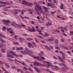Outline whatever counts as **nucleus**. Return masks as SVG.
I'll list each match as a JSON object with an SVG mask.
<instances>
[{
    "instance_id": "46",
    "label": "nucleus",
    "mask_w": 73,
    "mask_h": 73,
    "mask_svg": "<svg viewBox=\"0 0 73 73\" xmlns=\"http://www.w3.org/2000/svg\"><path fill=\"white\" fill-rule=\"evenodd\" d=\"M20 17H21V18H22V19H24V17H23L22 16V15H20Z\"/></svg>"
},
{
    "instance_id": "32",
    "label": "nucleus",
    "mask_w": 73,
    "mask_h": 73,
    "mask_svg": "<svg viewBox=\"0 0 73 73\" xmlns=\"http://www.w3.org/2000/svg\"><path fill=\"white\" fill-rule=\"evenodd\" d=\"M9 32L10 33L13 34V30H12V31H10Z\"/></svg>"
},
{
    "instance_id": "16",
    "label": "nucleus",
    "mask_w": 73,
    "mask_h": 73,
    "mask_svg": "<svg viewBox=\"0 0 73 73\" xmlns=\"http://www.w3.org/2000/svg\"><path fill=\"white\" fill-rule=\"evenodd\" d=\"M54 31L55 32H57L58 33H59V32H60V31L58 30H54Z\"/></svg>"
},
{
    "instance_id": "47",
    "label": "nucleus",
    "mask_w": 73,
    "mask_h": 73,
    "mask_svg": "<svg viewBox=\"0 0 73 73\" xmlns=\"http://www.w3.org/2000/svg\"><path fill=\"white\" fill-rule=\"evenodd\" d=\"M25 19H29V17H24Z\"/></svg>"
},
{
    "instance_id": "22",
    "label": "nucleus",
    "mask_w": 73,
    "mask_h": 73,
    "mask_svg": "<svg viewBox=\"0 0 73 73\" xmlns=\"http://www.w3.org/2000/svg\"><path fill=\"white\" fill-rule=\"evenodd\" d=\"M9 52H10V53H11V54H15V53H13V52L12 51H11V50H9Z\"/></svg>"
},
{
    "instance_id": "35",
    "label": "nucleus",
    "mask_w": 73,
    "mask_h": 73,
    "mask_svg": "<svg viewBox=\"0 0 73 73\" xmlns=\"http://www.w3.org/2000/svg\"><path fill=\"white\" fill-rule=\"evenodd\" d=\"M58 58L60 59V61H62V58H61L60 57V56H58Z\"/></svg>"
},
{
    "instance_id": "5",
    "label": "nucleus",
    "mask_w": 73,
    "mask_h": 73,
    "mask_svg": "<svg viewBox=\"0 0 73 73\" xmlns=\"http://www.w3.org/2000/svg\"><path fill=\"white\" fill-rule=\"evenodd\" d=\"M35 70H36V71L38 72V73H40V70H39L37 68H36V67H35L34 66Z\"/></svg>"
},
{
    "instance_id": "40",
    "label": "nucleus",
    "mask_w": 73,
    "mask_h": 73,
    "mask_svg": "<svg viewBox=\"0 0 73 73\" xmlns=\"http://www.w3.org/2000/svg\"><path fill=\"white\" fill-rule=\"evenodd\" d=\"M60 9H64V8H63L62 6H60Z\"/></svg>"
},
{
    "instance_id": "53",
    "label": "nucleus",
    "mask_w": 73,
    "mask_h": 73,
    "mask_svg": "<svg viewBox=\"0 0 73 73\" xmlns=\"http://www.w3.org/2000/svg\"><path fill=\"white\" fill-rule=\"evenodd\" d=\"M54 3H56V4H57V2L56 0H54Z\"/></svg>"
},
{
    "instance_id": "34",
    "label": "nucleus",
    "mask_w": 73,
    "mask_h": 73,
    "mask_svg": "<svg viewBox=\"0 0 73 73\" xmlns=\"http://www.w3.org/2000/svg\"><path fill=\"white\" fill-rule=\"evenodd\" d=\"M38 9L39 10H41V7L40 6H39L38 8Z\"/></svg>"
},
{
    "instance_id": "21",
    "label": "nucleus",
    "mask_w": 73,
    "mask_h": 73,
    "mask_svg": "<svg viewBox=\"0 0 73 73\" xmlns=\"http://www.w3.org/2000/svg\"><path fill=\"white\" fill-rule=\"evenodd\" d=\"M34 63L35 64H36V65H39V64H40L36 62H34Z\"/></svg>"
},
{
    "instance_id": "55",
    "label": "nucleus",
    "mask_w": 73,
    "mask_h": 73,
    "mask_svg": "<svg viewBox=\"0 0 73 73\" xmlns=\"http://www.w3.org/2000/svg\"><path fill=\"white\" fill-rule=\"evenodd\" d=\"M21 25V26H22V27H24V28H25V25Z\"/></svg>"
},
{
    "instance_id": "60",
    "label": "nucleus",
    "mask_w": 73,
    "mask_h": 73,
    "mask_svg": "<svg viewBox=\"0 0 73 73\" xmlns=\"http://www.w3.org/2000/svg\"><path fill=\"white\" fill-rule=\"evenodd\" d=\"M62 34L64 36H67V35H66V34L64 33H62Z\"/></svg>"
},
{
    "instance_id": "30",
    "label": "nucleus",
    "mask_w": 73,
    "mask_h": 73,
    "mask_svg": "<svg viewBox=\"0 0 73 73\" xmlns=\"http://www.w3.org/2000/svg\"><path fill=\"white\" fill-rule=\"evenodd\" d=\"M46 48H47V49H49V50H51V49H50V48H49V47H48V46H45Z\"/></svg>"
},
{
    "instance_id": "1",
    "label": "nucleus",
    "mask_w": 73,
    "mask_h": 73,
    "mask_svg": "<svg viewBox=\"0 0 73 73\" xmlns=\"http://www.w3.org/2000/svg\"><path fill=\"white\" fill-rule=\"evenodd\" d=\"M24 52L25 53H29V54H32L33 53L32 52L28 49L25 50Z\"/></svg>"
},
{
    "instance_id": "38",
    "label": "nucleus",
    "mask_w": 73,
    "mask_h": 73,
    "mask_svg": "<svg viewBox=\"0 0 73 73\" xmlns=\"http://www.w3.org/2000/svg\"><path fill=\"white\" fill-rule=\"evenodd\" d=\"M31 23L33 24H35V22H34L33 21H31Z\"/></svg>"
},
{
    "instance_id": "9",
    "label": "nucleus",
    "mask_w": 73,
    "mask_h": 73,
    "mask_svg": "<svg viewBox=\"0 0 73 73\" xmlns=\"http://www.w3.org/2000/svg\"><path fill=\"white\" fill-rule=\"evenodd\" d=\"M58 42V39H56L55 41V43L56 44H57Z\"/></svg>"
},
{
    "instance_id": "28",
    "label": "nucleus",
    "mask_w": 73,
    "mask_h": 73,
    "mask_svg": "<svg viewBox=\"0 0 73 73\" xmlns=\"http://www.w3.org/2000/svg\"><path fill=\"white\" fill-rule=\"evenodd\" d=\"M63 29H65L66 31H67V27H63Z\"/></svg>"
},
{
    "instance_id": "61",
    "label": "nucleus",
    "mask_w": 73,
    "mask_h": 73,
    "mask_svg": "<svg viewBox=\"0 0 73 73\" xmlns=\"http://www.w3.org/2000/svg\"><path fill=\"white\" fill-rule=\"evenodd\" d=\"M62 57H63V58L64 60H65V57L64 56H62Z\"/></svg>"
},
{
    "instance_id": "39",
    "label": "nucleus",
    "mask_w": 73,
    "mask_h": 73,
    "mask_svg": "<svg viewBox=\"0 0 73 73\" xmlns=\"http://www.w3.org/2000/svg\"><path fill=\"white\" fill-rule=\"evenodd\" d=\"M7 63H6V64H5L6 65V67H7V68H9V65H7Z\"/></svg>"
},
{
    "instance_id": "29",
    "label": "nucleus",
    "mask_w": 73,
    "mask_h": 73,
    "mask_svg": "<svg viewBox=\"0 0 73 73\" xmlns=\"http://www.w3.org/2000/svg\"><path fill=\"white\" fill-rule=\"evenodd\" d=\"M28 70H30L31 72H33V70L31 69L30 68H29Z\"/></svg>"
},
{
    "instance_id": "14",
    "label": "nucleus",
    "mask_w": 73,
    "mask_h": 73,
    "mask_svg": "<svg viewBox=\"0 0 73 73\" xmlns=\"http://www.w3.org/2000/svg\"><path fill=\"white\" fill-rule=\"evenodd\" d=\"M0 41H1V42H5V41H4V40H3V39L0 38Z\"/></svg>"
},
{
    "instance_id": "49",
    "label": "nucleus",
    "mask_w": 73,
    "mask_h": 73,
    "mask_svg": "<svg viewBox=\"0 0 73 73\" xmlns=\"http://www.w3.org/2000/svg\"><path fill=\"white\" fill-rule=\"evenodd\" d=\"M43 8L44 9H45V10H46V9H47V8L44 6L43 7Z\"/></svg>"
},
{
    "instance_id": "44",
    "label": "nucleus",
    "mask_w": 73,
    "mask_h": 73,
    "mask_svg": "<svg viewBox=\"0 0 73 73\" xmlns=\"http://www.w3.org/2000/svg\"><path fill=\"white\" fill-rule=\"evenodd\" d=\"M35 11H36V12H38L39 11H38V9H35Z\"/></svg>"
},
{
    "instance_id": "64",
    "label": "nucleus",
    "mask_w": 73,
    "mask_h": 73,
    "mask_svg": "<svg viewBox=\"0 0 73 73\" xmlns=\"http://www.w3.org/2000/svg\"><path fill=\"white\" fill-rule=\"evenodd\" d=\"M41 42H42V43H45V41H43L42 40H40Z\"/></svg>"
},
{
    "instance_id": "52",
    "label": "nucleus",
    "mask_w": 73,
    "mask_h": 73,
    "mask_svg": "<svg viewBox=\"0 0 73 73\" xmlns=\"http://www.w3.org/2000/svg\"><path fill=\"white\" fill-rule=\"evenodd\" d=\"M34 4H35V5H37V3L36 2V1H35L34 2Z\"/></svg>"
},
{
    "instance_id": "50",
    "label": "nucleus",
    "mask_w": 73,
    "mask_h": 73,
    "mask_svg": "<svg viewBox=\"0 0 73 73\" xmlns=\"http://www.w3.org/2000/svg\"><path fill=\"white\" fill-rule=\"evenodd\" d=\"M23 36H27V34H23Z\"/></svg>"
},
{
    "instance_id": "24",
    "label": "nucleus",
    "mask_w": 73,
    "mask_h": 73,
    "mask_svg": "<svg viewBox=\"0 0 73 73\" xmlns=\"http://www.w3.org/2000/svg\"><path fill=\"white\" fill-rule=\"evenodd\" d=\"M56 11H53V12H51V15H53V14H54V13H56Z\"/></svg>"
},
{
    "instance_id": "18",
    "label": "nucleus",
    "mask_w": 73,
    "mask_h": 73,
    "mask_svg": "<svg viewBox=\"0 0 73 73\" xmlns=\"http://www.w3.org/2000/svg\"><path fill=\"white\" fill-rule=\"evenodd\" d=\"M15 63H17V65H18V63H17V61H18V60H17L16 59H15Z\"/></svg>"
},
{
    "instance_id": "10",
    "label": "nucleus",
    "mask_w": 73,
    "mask_h": 73,
    "mask_svg": "<svg viewBox=\"0 0 73 73\" xmlns=\"http://www.w3.org/2000/svg\"><path fill=\"white\" fill-rule=\"evenodd\" d=\"M23 69L24 70H28V68L26 66H24L23 68Z\"/></svg>"
},
{
    "instance_id": "63",
    "label": "nucleus",
    "mask_w": 73,
    "mask_h": 73,
    "mask_svg": "<svg viewBox=\"0 0 73 73\" xmlns=\"http://www.w3.org/2000/svg\"><path fill=\"white\" fill-rule=\"evenodd\" d=\"M41 58H42V60H45V58L43 57H42Z\"/></svg>"
},
{
    "instance_id": "62",
    "label": "nucleus",
    "mask_w": 73,
    "mask_h": 73,
    "mask_svg": "<svg viewBox=\"0 0 73 73\" xmlns=\"http://www.w3.org/2000/svg\"><path fill=\"white\" fill-rule=\"evenodd\" d=\"M64 49H66V50H69L68 48H63Z\"/></svg>"
},
{
    "instance_id": "42",
    "label": "nucleus",
    "mask_w": 73,
    "mask_h": 73,
    "mask_svg": "<svg viewBox=\"0 0 73 73\" xmlns=\"http://www.w3.org/2000/svg\"><path fill=\"white\" fill-rule=\"evenodd\" d=\"M22 65L24 66H27V64L25 63H22Z\"/></svg>"
},
{
    "instance_id": "15",
    "label": "nucleus",
    "mask_w": 73,
    "mask_h": 73,
    "mask_svg": "<svg viewBox=\"0 0 73 73\" xmlns=\"http://www.w3.org/2000/svg\"><path fill=\"white\" fill-rule=\"evenodd\" d=\"M0 36H1V37H6V36H5L2 35V34H0Z\"/></svg>"
},
{
    "instance_id": "25",
    "label": "nucleus",
    "mask_w": 73,
    "mask_h": 73,
    "mask_svg": "<svg viewBox=\"0 0 73 73\" xmlns=\"http://www.w3.org/2000/svg\"><path fill=\"white\" fill-rule=\"evenodd\" d=\"M28 31H30V32H32V29H30V30L29 29H28Z\"/></svg>"
},
{
    "instance_id": "51",
    "label": "nucleus",
    "mask_w": 73,
    "mask_h": 73,
    "mask_svg": "<svg viewBox=\"0 0 73 73\" xmlns=\"http://www.w3.org/2000/svg\"><path fill=\"white\" fill-rule=\"evenodd\" d=\"M46 40L48 41H50V39H47Z\"/></svg>"
},
{
    "instance_id": "48",
    "label": "nucleus",
    "mask_w": 73,
    "mask_h": 73,
    "mask_svg": "<svg viewBox=\"0 0 73 73\" xmlns=\"http://www.w3.org/2000/svg\"><path fill=\"white\" fill-rule=\"evenodd\" d=\"M18 37V36L16 35L15 36L14 38L16 39V38L17 37Z\"/></svg>"
},
{
    "instance_id": "17",
    "label": "nucleus",
    "mask_w": 73,
    "mask_h": 73,
    "mask_svg": "<svg viewBox=\"0 0 73 73\" xmlns=\"http://www.w3.org/2000/svg\"><path fill=\"white\" fill-rule=\"evenodd\" d=\"M35 41L37 43H38V42H39V41H38V40L36 38H35Z\"/></svg>"
},
{
    "instance_id": "13",
    "label": "nucleus",
    "mask_w": 73,
    "mask_h": 73,
    "mask_svg": "<svg viewBox=\"0 0 73 73\" xmlns=\"http://www.w3.org/2000/svg\"><path fill=\"white\" fill-rule=\"evenodd\" d=\"M36 36H37V37H38V38H44L43 37H42L41 36H39V35H37Z\"/></svg>"
},
{
    "instance_id": "19",
    "label": "nucleus",
    "mask_w": 73,
    "mask_h": 73,
    "mask_svg": "<svg viewBox=\"0 0 73 73\" xmlns=\"http://www.w3.org/2000/svg\"><path fill=\"white\" fill-rule=\"evenodd\" d=\"M13 55H14V56H15L16 57H19V55H17L15 54H13Z\"/></svg>"
},
{
    "instance_id": "54",
    "label": "nucleus",
    "mask_w": 73,
    "mask_h": 73,
    "mask_svg": "<svg viewBox=\"0 0 73 73\" xmlns=\"http://www.w3.org/2000/svg\"><path fill=\"white\" fill-rule=\"evenodd\" d=\"M55 48L56 49H60V48L59 47H56V46Z\"/></svg>"
},
{
    "instance_id": "12",
    "label": "nucleus",
    "mask_w": 73,
    "mask_h": 73,
    "mask_svg": "<svg viewBox=\"0 0 73 73\" xmlns=\"http://www.w3.org/2000/svg\"><path fill=\"white\" fill-rule=\"evenodd\" d=\"M3 28L2 30L3 31H5V29H8V28H7L6 27H4V26H3Z\"/></svg>"
},
{
    "instance_id": "6",
    "label": "nucleus",
    "mask_w": 73,
    "mask_h": 73,
    "mask_svg": "<svg viewBox=\"0 0 73 73\" xmlns=\"http://www.w3.org/2000/svg\"><path fill=\"white\" fill-rule=\"evenodd\" d=\"M23 2H22V3L23 4H24V5H27L28 4V3L27 2L24 1H23Z\"/></svg>"
},
{
    "instance_id": "27",
    "label": "nucleus",
    "mask_w": 73,
    "mask_h": 73,
    "mask_svg": "<svg viewBox=\"0 0 73 73\" xmlns=\"http://www.w3.org/2000/svg\"><path fill=\"white\" fill-rule=\"evenodd\" d=\"M32 29L33 30H32V32H35V28L33 27H32Z\"/></svg>"
},
{
    "instance_id": "41",
    "label": "nucleus",
    "mask_w": 73,
    "mask_h": 73,
    "mask_svg": "<svg viewBox=\"0 0 73 73\" xmlns=\"http://www.w3.org/2000/svg\"><path fill=\"white\" fill-rule=\"evenodd\" d=\"M1 51L3 53H4L5 52V51H4V49H1Z\"/></svg>"
},
{
    "instance_id": "59",
    "label": "nucleus",
    "mask_w": 73,
    "mask_h": 73,
    "mask_svg": "<svg viewBox=\"0 0 73 73\" xmlns=\"http://www.w3.org/2000/svg\"><path fill=\"white\" fill-rule=\"evenodd\" d=\"M37 14L38 15H41V14L39 13V11H38V12H37Z\"/></svg>"
},
{
    "instance_id": "2",
    "label": "nucleus",
    "mask_w": 73,
    "mask_h": 73,
    "mask_svg": "<svg viewBox=\"0 0 73 73\" xmlns=\"http://www.w3.org/2000/svg\"><path fill=\"white\" fill-rule=\"evenodd\" d=\"M34 58H35V59H37V60H40L41 59V58L40 57V56H35L34 57Z\"/></svg>"
},
{
    "instance_id": "20",
    "label": "nucleus",
    "mask_w": 73,
    "mask_h": 73,
    "mask_svg": "<svg viewBox=\"0 0 73 73\" xmlns=\"http://www.w3.org/2000/svg\"><path fill=\"white\" fill-rule=\"evenodd\" d=\"M61 64H62V65H63V66H65V68H67L68 67H67V66H66L65 65V64H64L63 63H61Z\"/></svg>"
},
{
    "instance_id": "43",
    "label": "nucleus",
    "mask_w": 73,
    "mask_h": 73,
    "mask_svg": "<svg viewBox=\"0 0 73 73\" xmlns=\"http://www.w3.org/2000/svg\"><path fill=\"white\" fill-rule=\"evenodd\" d=\"M36 6L35 7H36V8H38V7H39V5H38V4L37 3L36 5Z\"/></svg>"
},
{
    "instance_id": "26",
    "label": "nucleus",
    "mask_w": 73,
    "mask_h": 73,
    "mask_svg": "<svg viewBox=\"0 0 73 73\" xmlns=\"http://www.w3.org/2000/svg\"><path fill=\"white\" fill-rule=\"evenodd\" d=\"M45 37H48V36H49V35L47 34L46 33L45 34Z\"/></svg>"
},
{
    "instance_id": "57",
    "label": "nucleus",
    "mask_w": 73,
    "mask_h": 73,
    "mask_svg": "<svg viewBox=\"0 0 73 73\" xmlns=\"http://www.w3.org/2000/svg\"><path fill=\"white\" fill-rule=\"evenodd\" d=\"M45 62H46V63H47V64H50V62H48L45 61Z\"/></svg>"
},
{
    "instance_id": "23",
    "label": "nucleus",
    "mask_w": 73,
    "mask_h": 73,
    "mask_svg": "<svg viewBox=\"0 0 73 73\" xmlns=\"http://www.w3.org/2000/svg\"><path fill=\"white\" fill-rule=\"evenodd\" d=\"M52 4H51L50 3H48V7H50V6H52Z\"/></svg>"
},
{
    "instance_id": "11",
    "label": "nucleus",
    "mask_w": 73,
    "mask_h": 73,
    "mask_svg": "<svg viewBox=\"0 0 73 73\" xmlns=\"http://www.w3.org/2000/svg\"><path fill=\"white\" fill-rule=\"evenodd\" d=\"M0 3L1 4H5V5H6V4H7L6 3L3 2L1 1H0Z\"/></svg>"
},
{
    "instance_id": "31",
    "label": "nucleus",
    "mask_w": 73,
    "mask_h": 73,
    "mask_svg": "<svg viewBox=\"0 0 73 73\" xmlns=\"http://www.w3.org/2000/svg\"><path fill=\"white\" fill-rule=\"evenodd\" d=\"M1 68H2V69H3V71H4V72H6V70H5V69H4L3 67H1Z\"/></svg>"
},
{
    "instance_id": "58",
    "label": "nucleus",
    "mask_w": 73,
    "mask_h": 73,
    "mask_svg": "<svg viewBox=\"0 0 73 73\" xmlns=\"http://www.w3.org/2000/svg\"><path fill=\"white\" fill-rule=\"evenodd\" d=\"M48 24L49 25H52V24L49 22H48Z\"/></svg>"
},
{
    "instance_id": "36",
    "label": "nucleus",
    "mask_w": 73,
    "mask_h": 73,
    "mask_svg": "<svg viewBox=\"0 0 73 73\" xmlns=\"http://www.w3.org/2000/svg\"><path fill=\"white\" fill-rule=\"evenodd\" d=\"M28 46H32V44H30L29 43H28Z\"/></svg>"
},
{
    "instance_id": "4",
    "label": "nucleus",
    "mask_w": 73,
    "mask_h": 73,
    "mask_svg": "<svg viewBox=\"0 0 73 73\" xmlns=\"http://www.w3.org/2000/svg\"><path fill=\"white\" fill-rule=\"evenodd\" d=\"M45 65V64H42L41 63H40L39 64V66H42V67H44Z\"/></svg>"
},
{
    "instance_id": "45",
    "label": "nucleus",
    "mask_w": 73,
    "mask_h": 73,
    "mask_svg": "<svg viewBox=\"0 0 73 73\" xmlns=\"http://www.w3.org/2000/svg\"><path fill=\"white\" fill-rule=\"evenodd\" d=\"M59 52L61 54H64V53H63L62 51H60Z\"/></svg>"
},
{
    "instance_id": "37",
    "label": "nucleus",
    "mask_w": 73,
    "mask_h": 73,
    "mask_svg": "<svg viewBox=\"0 0 73 73\" xmlns=\"http://www.w3.org/2000/svg\"><path fill=\"white\" fill-rule=\"evenodd\" d=\"M61 41L62 42H63L64 41H65V40H64L63 38L61 39Z\"/></svg>"
},
{
    "instance_id": "33",
    "label": "nucleus",
    "mask_w": 73,
    "mask_h": 73,
    "mask_svg": "<svg viewBox=\"0 0 73 73\" xmlns=\"http://www.w3.org/2000/svg\"><path fill=\"white\" fill-rule=\"evenodd\" d=\"M8 60H9V61H11V62H13V60H12L11 59L8 58Z\"/></svg>"
},
{
    "instance_id": "56",
    "label": "nucleus",
    "mask_w": 73,
    "mask_h": 73,
    "mask_svg": "<svg viewBox=\"0 0 73 73\" xmlns=\"http://www.w3.org/2000/svg\"><path fill=\"white\" fill-rule=\"evenodd\" d=\"M45 11L46 12H47V13H49V12L47 10V9L45 10Z\"/></svg>"
},
{
    "instance_id": "8",
    "label": "nucleus",
    "mask_w": 73,
    "mask_h": 73,
    "mask_svg": "<svg viewBox=\"0 0 73 73\" xmlns=\"http://www.w3.org/2000/svg\"><path fill=\"white\" fill-rule=\"evenodd\" d=\"M33 40V39H32V38H27V41H31V40Z\"/></svg>"
},
{
    "instance_id": "3",
    "label": "nucleus",
    "mask_w": 73,
    "mask_h": 73,
    "mask_svg": "<svg viewBox=\"0 0 73 73\" xmlns=\"http://www.w3.org/2000/svg\"><path fill=\"white\" fill-rule=\"evenodd\" d=\"M27 5H28V6H29V7H32L33 6L32 4L31 3H27Z\"/></svg>"
},
{
    "instance_id": "7",
    "label": "nucleus",
    "mask_w": 73,
    "mask_h": 73,
    "mask_svg": "<svg viewBox=\"0 0 73 73\" xmlns=\"http://www.w3.org/2000/svg\"><path fill=\"white\" fill-rule=\"evenodd\" d=\"M4 22H5V23H10V21L9 20H4Z\"/></svg>"
}]
</instances>
